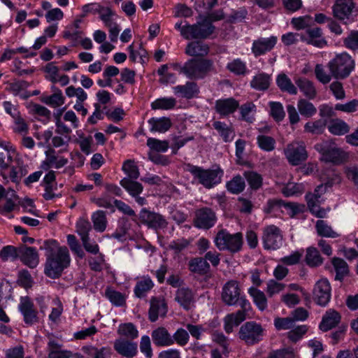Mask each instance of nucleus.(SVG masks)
<instances>
[{
	"label": "nucleus",
	"mask_w": 358,
	"mask_h": 358,
	"mask_svg": "<svg viewBox=\"0 0 358 358\" xmlns=\"http://www.w3.org/2000/svg\"><path fill=\"white\" fill-rule=\"evenodd\" d=\"M244 176L251 189L257 190L262 187L263 178L260 174L255 171H245Z\"/></svg>",
	"instance_id": "obj_60"
},
{
	"label": "nucleus",
	"mask_w": 358,
	"mask_h": 358,
	"mask_svg": "<svg viewBox=\"0 0 358 358\" xmlns=\"http://www.w3.org/2000/svg\"><path fill=\"white\" fill-rule=\"evenodd\" d=\"M150 308L148 310V319L150 322H156L159 317L166 316L168 307L163 299L158 297H152L150 301Z\"/></svg>",
	"instance_id": "obj_20"
},
{
	"label": "nucleus",
	"mask_w": 358,
	"mask_h": 358,
	"mask_svg": "<svg viewBox=\"0 0 358 358\" xmlns=\"http://www.w3.org/2000/svg\"><path fill=\"white\" fill-rule=\"evenodd\" d=\"M278 43V37L271 36L268 38L260 37L254 40L251 50L255 57L266 55L271 52Z\"/></svg>",
	"instance_id": "obj_16"
},
{
	"label": "nucleus",
	"mask_w": 358,
	"mask_h": 358,
	"mask_svg": "<svg viewBox=\"0 0 358 358\" xmlns=\"http://www.w3.org/2000/svg\"><path fill=\"white\" fill-rule=\"evenodd\" d=\"M91 220L93 223L94 229L99 233L103 232L108 225L106 213L101 210H98L92 214Z\"/></svg>",
	"instance_id": "obj_38"
},
{
	"label": "nucleus",
	"mask_w": 358,
	"mask_h": 358,
	"mask_svg": "<svg viewBox=\"0 0 358 358\" xmlns=\"http://www.w3.org/2000/svg\"><path fill=\"white\" fill-rule=\"evenodd\" d=\"M264 335V328L255 321L245 322L238 331L239 338L248 345L257 344L263 340Z\"/></svg>",
	"instance_id": "obj_6"
},
{
	"label": "nucleus",
	"mask_w": 358,
	"mask_h": 358,
	"mask_svg": "<svg viewBox=\"0 0 358 358\" xmlns=\"http://www.w3.org/2000/svg\"><path fill=\"white\" fill-rule=\"evenodd\" d=\"M18 309L27 325L31 326L39 322L38 312L29 296H22L20 298Z\"/></svg>",
	"instance_id": "obj_12"
},
{
	"label": "nucleus",
	"mask_w": 358,
	"mask_h": 358,
	"mask_svg": "<svg viewBox=\"0 0 358 358\" xmlns=\"http://www.w3.org/2000/svg\"><path fill=\"white\" fill-rule=\"evenodd\" d=\"M308 330V327L307 325H299L288 331L287 333V337L292 343H296L303 337Z\"/></svg>",
	"instance_id": "obj_63"
},
{
	"label": "nucleus",
	"mask_w": 358,
	"mask_h": 358,
	"mask_svg": "<svg viewBox=\"0 0 358 358\" xmlns=\"http://www.w3.org/2000/svg\"><path fill=\"white\" fill-rule=\"evenodd\" d=\"M241 294L238 283L236 280L227 282L222 288V299L228 306L235 305Z\"/></svg>",
	"instance_id": "obj_18"
},
{
	"label": "nucleus",
	"mask_w": 358,
	"mask_h": 358,
	"mask_svg": "<svg viewBox=\"0 0 358 358\" xmlns=\"http://www.w3.org/2000/svg\"><path fill=\"white\" fill-rule=\"evenodd\" d=\"M262 241L266 250H277L282 244V234L280 229L275 225H268L264 228Z\"/></svg>",
	"instance_id": "obj_11"
},
{
	"label": "nucleus",
	"mask_w": 358,
	"mask_h": 358,
	"mask_svg": "<svg viewBox=\"0 0 358 358\" xmlns=\"http://www.w3.org/2000/svg\"><path fill=\"white\" fill-rule=\"evenodd\" d=\"M209 46L201 41H193L187 44L185 53L192 57H205L208 54Z\"/></svg>",
	"instance_id": "obj_32"
},
{
	"label": "nucleus",
	"mask_w": 358,
	"mask_h": 358,
	"mask_svg": "<svg viewBox=\"0 0 358 358\" xmlns=\"http://www.w3.org/2000/svg\"><path fill=\"white\" fill-rule=\"evenodd\" d=\"M173 90L176 95L187 99L197 96L200 92L197 83L194 81H187L185 85L175 86Z\"/></svg>",
	"instance_id": "obj_26"
},
{
	"label": "nucleus",
	"mask_w": 358,
	"mask_h": 358,
	"mask_svg": "<svg viewBox=\"0 0 358 358\" xmlns=\"http://www.w3.org/2000/svg\"><path fill=\"white\" fill-rule=\"evenodd\" d=\"M41 101L52 107V108H58L62 106L64 103L65 98L63 96L62 93H53L51 95H43L41 97Z\"/></svg>",
	"instance_id": "obj_51"
},
{
	"label": "nucleus",
	"mask_w": 358,
	"mask_h": 358,
	"mask_svg": "<svg viewBox=\"0 0 358 358\" xmlns=\"http://www.w3.org/2000/svg\"><path fill=\"white\" fill-rule=\"evenodd\" d=\"M285 201L280 199H268L264 206V212L268 214L276 215L284 208Z\"/></svg>",
	"instance_id": "obj_59"
},
{
	"label": "nucleus",
	"mask_w": 358,
	"mask_h": 358,
	"mask_svg": "<svg viewBox=\"0 0 358 358\" xmlns=\"http://www.w3.org/2000/svg\"><path fill=\"white\" fill-rule=\"evenodd\" d=\"M113 348L119 355L126 358H134L138 353L137 343L124 338L116 339Z\"/></svg>",
	"instance_id": "obj_19"
},
{
	"label": "nucleus",
	"mask_w": 358,
	"mask_h": 358,
	"mask_svg": "<svg viewBox=\"0 0 358 358\" xmlns=\"http://www.w3.org/2000/svg\"><path fill=\"white\" fill-rule=\"evenodd\" d=\"M189 340L188 331L183 328H178L172 335V345L176 343L179 346L186 345Z\"/></svg>",
	"instance_id": "obj_64"
},
{
	"label": "nucleus",
	"mask_w": 358,
	"mask_h": 358,
	"mask_svg": "<svg viewBox=\"0 0 358 358\" xmlns=\"http://www.w3.org/2000/svg\"><path fill=\"white\" fill-rule=\"evenodd\" d=\"M306 262L308 266L315 267L323 263V258L317 248L310 247L306 250Z\"/></svg>",
	"instance_id": "obj_49"
},
{
	"label": "nucleus",
	"mask_w": 358,
	"mask_h": 358,
	"mask_svg": "<svg viewBox=\"0 0 358 358\" xmlns=\"http://www.w3.org/2000/svg\"><path fill=\"white\" fill-rule=\"evenodd\" d=\"M217 222V217L215 212L209 208H201L195 212L194 225L203 229H209L213 227Z\"/></svg>",
	"instance_id": "obj_15"
},
{
	"label": "nucleus",
	"mask_w": 358,
	"mask_h": 358,
	"mask_svg": "<svg viewBox=\"0 0 358 358\" xmlns=\"http://www.w3.org/2000/svg\"><path fill=\"white\" fill-rule=\"evenodd\" d=\"M189 171L195 178L199 180V183L208 189L219 184L224 173L223 171L219 167L215 169H203L193 166Z\"/></svg>",
	"instance_id": "obj_7"
},
{
	"label": "nucleus",
	"mask_w": 358,
	"mask_h": 358,
	"mask_svg": "<svg viewBox=\"0 0 358 358\" xmlns=\"http://www.w3.org/2000/svg\"><path fill=\"white\" fill-rule=\"evenodd\" d=\"M150 126L151 131H157L164 133L168 131L171 125L172 122L169 117H152L148 121Z\"/></svg>",
	"instance_id": "obj_35"
},
{
	"label": "nucleus",
	"mask_w": 358,
	"mask_h": 358,
	"mask_svg": "<svg viewBox=\"0 0 358 358\" xmlns=\"http://www.w3.org/2000/svg\"><path fill=\"white\" fill-rule=\"evenodd\" d=\"M297 108L299 113L306 117H311L317 113L316 107L307 99H299L297 102Z\"/></svg>",
	"instance_id": "obj_47"
},
{
	"label": "nucleus",
	"mask_w": 358,
	"mask_h": 358,
	"mask_svg": "<svg viewBox=\"0 0 358 358\" xmlns=\"http://www.w3.org/2000/svg\"><path fill=\"white\" fill-rule=\"evenodd\" d=\"M246 319L241 312L227 315L224 318V329L227 334H231L234 327H238Z\"/></svg>",
	"instance_id": "obj_33"
},
{
	"label": "nucleus",
	"mask_w": 358,
	"mask_h": 358,
	"mask_svg": "<svg viewBox=\"0 0 358 358\" xmlns=\"http://www.w3.org/2000/svg\"><path fill=\"white\" fill-rule=\"evenodd\" d=\"M117 334L126 340H134L138 336V331L136 326L131 323L121 324L117 329Z\"/></svg>",
	"instance_id": "obj_46"
},
{
	"label": "nucleus",
	"mask_w": 358,
	"mask_h": 358,
	"mask_svg": "<svg viewBox=\"0 0 358 358\" xmlns=\"http://www.w3.org/2000/svg\"><path fill=\"white\" fill-rule=\"evenodd\" d=\"M66 238L67 244L69 246L71 252L80 259L84 258L85 255V252L82 249L81 245L76 236L73 234H69Z\"/></svg>",
	"instance_id": "obj_62"
},
{
	"label": "nucleus",
	"mask_w": 358,
	"mask_h": 358,
	"mask_svg": "<svg viewBox=\"0 0 358 358\" xmlns=\"http://www.w3.org/2000/svg\"><path fill=\"white\" fill-rule=\"evenodd\" d=\"M270 115L276 122H281L285 117V112L282 104L278 101H270Z\"/></svg>",
	"instance_id": "obj_57"
},
{
	"label": "nucleus",
	"mask_w": 358,
	"mask_h": 358,
	"mask_svg": "<svg viewBox=\"0 0 358 358\" xmlns=\"http://www.w3.org/2000/svg\"><path fill=\"white\" fill-rule=\"evenodd\" d=\"M306 200L307 201L308 207L310 213L317 217H324L327 212L324 208L320 207L321 199L319 196L312 195V193L309 192L306 195Z\"/></svg>",
	"instance_id": "obj_34"
},
{
	"label": "nucleus",
	"mask_w": 358,
	"mask_h": 358,
	"mask_svg": "<svg viewBox=\"0 0 358 358\" xmlns=\"http://www.w3.org/2000/svg\"><path fill=\"white\" fill-rule=\"evenodd\" d=\"M276 84L282 92H285L292 95H296L298 92L297 87L285 73H281L278 76Z\"/></svg>",
	"instance_id": "obj_39"
},
{
	"label": "nucleus",
	"mask_w": 358,
	"mask_h": 358,
	"mask_svg": "<svg viewBox=\"0 0 358 358\" xmlns=\"http://www.w3.org/2000/svg\"><path fill=\"white\" fill-rule=\"evenodd\" d=\"M84 352L92 358H111V349L109 347L96 348L90 345L83 348Z\"/></svg>",
	"instance_id": "obj_43"
},
{
	"label": "nucleus",
	"mask_w": 358,
	"mask_h": 358,
	"mask_svg": "<svg viewBox=\"0 0 358 358\" xmlns=\"http://www.w3.org/2000/svg\"><path fill=\"white\" fill-rule=\"evenodd\" d=\"M355 59L347 52L336 53L327 64L328 70L334 74L335 80H345L355 71Z\"/></svg>",
	"instance_id": "obj_3"
},
{
	"label": "nucleus",
	"mask_w": 358,
	"mask_h": 358,
	"mask_svg": "<svg viewBox=\"0 0 358 358\" xmlns=\"http://www.w3.org/2000/svg\"><path fill=\"white\" fill-rule=\"evenodd\" d=\"M271 75L262 72L255 75L250 81V87L258 91L267 90L271 83Z\"/></svg>",
	"instance_id": "obj_31"
},
{
	"label": "nucleus",
	"mask_w": 358,
	"mask_h": 358,
	"mask_svg": "<svg viewBox=\"0 0 358 358\" xmlns=\"http://www.w3.org/2000/svg\"><path fill=\"white\" fill-rule=\"evenodd\" d=\"M213 127L224 142H230L233 140L235 134L231 125L223 122L215 121L213 123Z\"/></svg>",
	"instance_id": "obj_36"
},
{
	"label": "nucleus",
	"mask_w": 358,
	"mask_h": 358,
	"mask_svg": "<svg viewBox=\"0 0 358 358\" xmlns=\"http://www.w3.org/2000/svg\"><path fill=\"white\" fill-rule=\"evenodd\" d=\"M241 114V119L246 122L252 123L255 121V114L257 112V107L252 101H248L238 107Z\"/></svg>",
	"instance_id": "obj_40"
},
{
	"label": "nucleus",
	"mask_w": 358,
	"mask_h": 358,
	"mask_svg": "<svg viewBox=\"0 0 358 358\" xmlns=\"http://www.w3.org/2000/svg\"><path fill=\"white\" fill-rule=\"evenodd\" d=\"M122 170L128 176L127 178L138 179L140 176L138 168L133 159L126 160L123 163Z\"/></svg>",
	"instance_id": "obj_58"
},
{
	"label": "nucleus",
	"mask_w": 358,
	"mask_h": 358,
	"mask_svg": "<svg viewBox=\"0 0 358 358\" xmlns=\"http://www.w3.org/2000/svg\"><path fill=\"white\" fill-rule=\"evenodd\" d=\"M41 248L45 250V274L52 279L58 278L63 271L70 265L71 257L69 249L66 246H60L58 242L53 239L45 241Z\"/></svg>",
	"instance_id": "obj_1"
},
{
	"label": "nucleus",
	"mask_w": 358,
	"mask_h": 358,
	"mask_svg": "<svg viewBox=\"0 0 358 358\" xmlns=\"http://www.w3.org/2000/svg\"><path fill=\"white\" fill-rule=\"evenodd\" d=\"M343 45L352 51H358V30H352L343 38Z\"/></svg>",
	"instance_id": "obj_61"
},
{
	"label": "nucleus",
	"mask_w": 358,
	"mask_h": 358,
	"mask_svg": "<svg viewBox=\"0 0 358 358\" xmlns=\"http://www.w3.org/2000/svg\"><path fill=\"white\" fill-rule=\"evenodd\" d=\"M175 300L185 310H188L194 303V294L192 289L186 287L178 288L176 292Z\"/></svg>",
	"instance_id": "obj_27"
},
{
	"label": "nucleus",
	"mask_w": 358,
	"mask_h": 358,
	"mask_svg": "<svg viewBox=\"0 0 358 358\" xmlns=\"http://www.w3.org/2000/svg\"><path fill=\"white\" fill-rule=\"evenodd\" d=\"M190 271L199 274H206L210 269V265L204 258L195 257L192 259L188 264Z\"/></svg>",
	"instance_id": "obj_42"
},
{
	"label": "nucleus",
	"mask_w": 358,
	"mask_h": 358,
	"mask_svg": "<svg viewBox=\"0 0 358 358\" xmlns=\"http://www.w3.org/2000/svg\"><path fill=\"white\" fill-rule=\"evenodd\" d=\"M153 343L157 347H168L172 345V335L164 327H159L151 333Z\"/></svg>",
	"instance_id": "obj_24"
},
{
	"label": "nucleus",
	"mask_w": 358,
	"mask_h": 358,
	"mask_svg": "<svg viewBox=\"0 0 358 358\" xmlns=\"http://www.w3.org/2000/svg\"><path fill=\"white\" fill-rule=\"evenodd\" d=\"M315 228L319 236L327 238H336L339 235L334 231L331 226L328 225L327 223L322 220L317 221Z\"/></svg>",
	"instance_id": "obj_52"
},
{
	"label": "nucleus",
	"mask_w": 358,
	"mask_h": 358,
	"mask_svg": "<svg viewBox=\"0 0 358 358\" xmlns=\"http://www.w3.org/2000/svg\"><path fill=\"white\" fill-rule=\"evenodd\" d=\"M177 101L173 97H162L151 103L152 110H171L176 106Z\"/></svg>",
	"instance_id": "obj_48"
},
{
	"label": "nucleus",
	"mask_w": 358,
	"mask_h": 358,
	"mask_svg": "<svg viewBox=\"0 0 358 358\" xmlns=\"http://www.w3.org/2000/svg\"><path fill=\"white\" fill-rule=\"evenodd\" d=\"M248 294L252 296L253 302L261 311L267 308V299L264 292L257 287H251L248 289Z\"/></svg>",
	"instance_id": "obj_41"
},
{
	"label": "nucleus",
	"mask_w": 358,
	"mask_h": 358,
	"mask_svg": "<svg viewBox=\"0 0 358 358\" xmlns=\"http://www.w3.org/2000/svg\"><path fill=\"white\" fill-rule=\"evenodd\" d=\"M326 127V121L317 120L313 122H308L304 125V131L312 134H321Z\"/></svg>",
	"instance_id": "obj_56"
},
{
	"label": "nucleus",
	"mask_w": 358,
	"mask_h": 358,
	"mask_svg": "<svg viewBox=\"0 0 358 358\" xmlns=\"http://www.w3.org/2000/svg\"><path fill=\"white\" fill-rule=\"evenodd\" d=\"M315 149L322 155V160L334 164L343 163L348 157V154L334 143L324 142L317 143Z\"/></svg>",
	"instance_id": "obj_8"
},
{
	"label": "nucleus",
	"mask_w": 358,
	"mask_h": 358,
	"mask_svg": "<svg viewBox=\"0 0 358 358\" xmlns=\"http://www.w3.org/2000/svg\"><path fill=\"white\" fill-rule=\"evenodd\" d=\"M200 18V21H197L193 24H189L186 21L177 22L175 24V28L187 40L206 39L214 32L215 27L208 20L204 19L201 16Z\"/></svg>",
	"instance_id": "obj_2"
},
{
	"label": "nucleus",
	"mask_w": 358,
	"mask_h": 358,
	"mask_svg": "<svg viewBox=\"0 0 358 358\" xmlns=\"http://www.w3.org/2000/svg\"><path fill=\"white\" fill-rule=\"evenodd\" d=\"M45 159L42 162L41 167L45 171L49 170L50 168L59 169L68 163V159L64 157H58L55 155L54 149H50L45 152Z\"/></svg>",
	"instance_id": "obj_22"
},
{
	"label": "nucleus",
	"mask_w": 358,
	"mask_h": 358,
	"mask_svg": "<svg viewBox=\"0 0 358 358\" xmlns=\"http://www.w3.org/2000/svg\"><path fill=\"white\" fill-rule=\"evenodd\" d=\"M314 73L316 79L322 84L327 85L334 78V74L329 71H327L322 64H317L315 66Z\"/></svg>",
	"instance_id": "obj_50"
},
{
	"label": "nucleus",
	"mask_w": 358,
	"mask_h": 358,
	"mask_svg": "<svg viewBox=\"0 0 358 358\" xmlns=\"http://www.w3.org/2000/svg\"><path fill=\"white\" fill-rule=\"evenodd\" d=\"M136 179L124 178L120 181L121 186L131 196L139 195L143 190V185L136 181Z\"/></svg>",
	"instance_id": "obj_44"
},
{
	"label": "nucleus",
	"mask_w": 358,
	"mask_h": 358,
	"mask_svg": "<svg viewBox=\"0 0 358 358\" xmlns=\"http://www.w3.org/2000/svg\"><path fill=\"white\" fill-rule=\"evenodd\" d=\"M214 243L220 251L227 250L231 253H236L242 249L243 234L241 232L231 234L226 229H221L217 233Z\"/></svg>",
	"instance_id": "obj_5"
},
{
	"label": "nucleus",
	"mask_w": 358,
	"mask_h": 358,
	"mask_svg": "<svg viewBox=\"0 0 358 358\" xmlns=\"http://www.w3.org/2000/svg\"><path fill=\"white\" fill-rule=\"evenodd\" d=\"M139 220L142 224L146 225L148 228L155 230L164 229L168 225V222L164 216L145 208L141 209L139 213Z\"/></svg>",
	"instance_id": "obj_14"
},
{
	"label": "nucleus",
	"mask_w": 358,
	"mask_h": 358,
	"mask_svg": "<svg viewBox=\"0 0 358 358\" xmlns=\"http://www.w3.org/2000/svg\"><path fill=\"white\" fill-rule=\"evenodd\" d=\"M62 345L59 342L50 337L47 345L48 358H71V352L62 350Z\"/></svg>",
	"instance_id": "obj_29"
},
{
	"label": "nucleus",
	"mask_w": 358,
	"mask_h": 358,
	"mask_svg": "<svg viewBox=\"0 0 358 358\" xmlns=\"http://www.w3.org/2000/svg\"><path fill=\"white\" fill-rule=\"evenodd\" d=\"M239 107V102L234 98L221 99L215 101V108L221 116L234 113Z\"/></svg>",
	"instance_id": "obj_23"
},
{
	"label": "nucleus",
	"mask_w": 358,
	"mask_h": 358,
	"mask_svg": "<svg viewBox=\"0 0 358 358\" xmlns=\"http://www.w3.org/2000/svg\"><path fill=\"white\" fill-rule=\"evenodd\" d=\"M257 143L261 150L271 152L275 149L276 142L272 136L261 134L257 137Z\"/></svg>",
	"instance_id": "obj_55"
},
{
	"label": "nucleus",
	"mask_w": 358,
	"mask_h": 358,
	"mask_svg": "<svg viewBox=\"0 0 358 358\" xmlns=\"http://www.w3.org/2000/svg\"><path fill=\"white\" fill-rule=\"evenodd\" d=\"M331 264L336 271L335 279L340 281L343 280L349 273L348 264L343 259L338 257H334L331 259Z\"/></svg>",
	"instance_id": "obj_45"
},
{
	"label": "nucleus",
	"mask_w": 358,
	"mask_h": 358,
	"mask_svg": "<svg viewBox=\"0 0 358 358\" xmlns=\"http://www.w3.org/2000/svg\"><path fill=\"white\" fill-rule=\"evenodd\" d=\"M19 254L21 261L29 268H34L39 263V255L35 248L27 246L20 248Z\"/></svg>",
	"instance_id": "obj_25"
},
{
	"label": "nucleus",
	"mask_w": 358,
	"mask_h": 358,
	"mask_svg": "<svg viewBox=\"0 0 358 358\" xmlns=\"http://www.w3.org/2000/svg\"><path fill=\"white\" fill-rule=\"evenodd\" d=\"M331 285L329 280L322 278L318 280L313 288V298L319 306H325L331 299Z\"/></svg>",
	"instance_id": "obj_13"
},
{
	"label": "nucleus",
	"mask_w": 358,
	"mask_h": 358,
	"mask_svg": "<svg viewBox=\"0 0 358 358\" xmlns=\"http://www.w3.org/2000/svg\"><path fill=\"white\" fill-rule=\"evenodd\" d=\"M329 131L335 136H342L346 134L350 131V126L341 119H332L328 124Z\"/></svg>",
	"instance_id": "obj_37"
},
{
	"label": "nucleus",
	"mask_w": 358,
	"mask_h": 358,
	"mask_svg": "<svg viewBox=\"0 0 358 358\" xmlns=\"http://www.w3.org/2000/svg\"><path fill=\"white\" fill-rule=\"evenodd\" d=\"M331 8L333 16L344 24H347L352 20L355 3L353 0H335Z\"/></svg>",
	"instance_id": "obj_10"
},
{
	"label": "nucleus",
	"mask_w": 358,
	"mask_h": 358,
	"mask_svg": "<svg viewBox=\"0 0 358 358\" xmlns=\"http://www.w3.org/2000/svg\"><path fill=\"white\" fill-rule=\"evenodd\" d=\"M294 81L296 87L299 89L306 99L313 100L316 98L317 92L313 81L303 77L296 78Z\"/></svg>",
	"instance_id": "obj_28"
},
{
	"label": "nucleus",
	"mask_w": 358,
	"mask_h": 358,
	"mask_svg": "<svg viewBox=\"0 0 358 358\" xmlns=\"http://www.w3.org/2000/svg\"><path fill=\"white\" fill-rule=\"evenodd\" d=\"M341 320V315L337 310L330 308L323 315L319 328L326 332L336 327Z\"/></svg>",
	"instance_id": "obj_21"
},
{
	"label": "nucleus",
	"mask_w": 358,
	"mask_h": 358,
	"mask_svg": "<svg viewBox=\"0 0 358 358\" xmlns=\"http://www.w3.org/2000/svg\"><path fill=\"white\" fill-rule=\"evenodd\" d=\"M302 183L288 182L281 189L282 194L286 197L301 194L304 192Z\"/></svg>",
	"instance_id": "obj_54"
},
{
	"label": "nucleus",
	"mask_w": 358,
	"mask_h": 358,
	"mask_svg": "<svg viewBox=\"0 0 358 358\" xmlns=\"http://www.w3.org/2000/svg\"><path fill=\"white\" fill-rule=\"evenodd\" d=\"M213 69V62L210 59L193 58L187 60L180 68V72L192 80L204 78Z\"/></svg>",
	"instance_id": "obj_4"
},
{
	"label": "nucleus",
	"mask_w": 358,
	"mask_h": 358,
	"mask_svg": "<svg viewBox=\"0 0 358 358\" xmlns=\"http://www.w3.org/2000/svg\"><path fill=\"white\" fill-rule=\"evenodd\" d=\"M301 39L306 43L319 48L327 45V41L323 36L322 29L320 27H308L305 33L301 34Z\"/></svg>",
	"instance_id": "obj_17"
},
{
	"label": "nucleus",
	"mask_w": 358,
	"mask_h": 358,
	"mask_svg": "<svg viewBox=\"0 0 358 358\" xmlns=\"http://www.w3.org/2000/svg\"><path fill=\"white\" fill-rule=\"evenodd\" d=\"M284 153L288 162L292 166L299 165L308 158V152L303 141H292L287 144Z\"/></svg>",
	"instance_id": "obj_9"
},
{
	"label": "nucleus",
	"mask_w": 358,
	"mask_h": 358,
	"mask_svg": "<svg viewBox=\"0 0 358 358\" xmlns=\"http://www.w3.org/2000/svg\"><path fill=\"white\" fill-rule=\"evenodd\" d=\"M155 286L154 282L149 275L140 277L134 287V292L136 297L144 298Z\"/></svg>",
	"instance_id": "obj_30"
},
{
	"label": "nucleus",
	"mask_w": 358,
	"mask_h": 358,
	"mask_svg": "<svg viewBox=\"0 0 358 358\" xmlns=\"http://www.w3.org/2000/svg\"><path fill=\"white\" fill-rule=\"evenodd\" d=\"M226 187L229 192L238 194L244 190L245 187V180L241 176L238 175L227 182Z\"/></svg>",
	"instance_id": "obj_53"
}]
</instances>
